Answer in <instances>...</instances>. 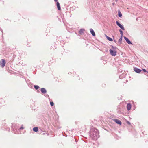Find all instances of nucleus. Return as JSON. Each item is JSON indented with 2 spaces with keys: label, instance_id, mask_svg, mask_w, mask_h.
Listing matches in <instances>:
<instances>
[{
  "label": "nucleus",
  "instance_id": "f257e3e1",
  "mask_svg": "<svg viewBox=\"0 0 148 148\" xmlns=\"http://www.w3.org/2000/svg\"><path fill=\"white\" fill-rule=\"evenodd\" d=\"M90 136L93 139L96 140L98 138V133L95 131L92 132L90 133Z\"/></svg>",
  "mask_w": 148,
  "mask_h": 148
},
{
  "label": "nucleus",
  "instance_id": "f03ea898",
  "mask_svg": "<svg viewBox=\"0 0 148 148\" xmlns=\"http://www.w3.org/2000/svg\"><path fill=\"white\" fill-rule=\"evenodd\" d=\"M6 62L5 60L2 59L0 61V65L3 68L4 67L5 65Z\"/></svg>",
  "mask_w": 148,
  "mask_h": 148
},
{
  "label": "nucleus",
  "instance_id": "7ed1b4c3",
  "mask_svg": "<svg viewBox=\"0 0 148 148\" xmlns=\"http://www.w3.org/2000/svg\"><path fill=\"white\" fill-rule=\"evenodd\" d=\"M110 53L112 56H115L116 55V51H114L113 50L110 49Z\"/></svg>",
  "mask_w": 148,
  "mask_h": 148
},
{
  "label": "nucleus",
  "instance_id": "20e7f679",
  "mask_svg": "<svg viewBox=\"0 0 148 148\" xmlns=\"http://www.w3.org/2000/svg\"><path fill=\"white\" fill-rule=\"evenodd\" d=\"M116 24L121 29H122L123 30H125V29H124V27H123V26L122 25H121V24H120L119 23L118 21H116Z\"/></svg>",
  "mask_w": 148,
  "mask_h": 148
},
{
  "label": "nucleus",
  "instance_id": "39448f33",
  "mask_svg": "<svg viewBox=\"0 0 148 148\" xmlns=\"http://www.w3.org/2000/svg\"><path fill=\"white\" fill-rule=\"evenodd\" d=\"M117 124L121 125L122 124V123L119 120L117 119H114L113 120Z\"/></svg>",
  "mask_w": 148,
  "mask_h": 148
},
{
  "label": "nucleus",
  "instance_id": "423d86ee",
  "mask_svg": "<svg viewBox=\"0 0 148 148\" xmlns=\"http://www.w3.org/2000/svg\"><path fill=\"white\" fill-rule=\"evenodd\" d=\"M134 70L135 72L138 73H139L141 71V70L140 69L136 68H134Z\"/></svg>",
  "mask_w": 148,
  "mask_h": 148
},
{
  "label": "nucleus",
  "instance_id": "0eeeda50",
  "mask_svg": "<svg viewBox=\"0 0 148 148\" xmlns=\"http://www.w3.org/2000/svg\"><path fill=\"white\" fill-rule=\"evenodd\" d=\"M124 38L128 44H132V43H131V42L125 36L124 37Z\"/></svg>",
  "mask_w": 148,
  "mask_h": 148
},
{
  "label": "nucleus",
  "instance_id": "6e6552de",
  "mask_svg": "<svg viewBox=\"0 0 148 148\" xmlns=\"http://www.w3.org/2000/svg\"><path fill=\"white\" fill-rule=\"evenodd\" d=\"M131 108V105L130 103H128L127 106V108L128 110H130Z\"/></svg>",
  "mask_w": 148,
  "mask_h": 148
},
{
  "label": "nucleus",
  "instance_id": "1a4fd4ad",
  "mask_svg": "<svg viewBox=\"0 0 148 148\" xmlns=\"http://www.w3.org/2000/svg\"><path fill=\"white\" fill-rule=\"evenodd\" d=\"M56 5L58 9L59 10H61V8L60 4L58 2H57Z\"/></svg>",
  "mask_w": 148,
  "mask_h": 148
},
{
  "label": "nucleus",
  "instance_id": "9d476101",
  "mask_svg": "<svg viewBox=\"0 0 148 148\" xmlns=\"http://www.w3.org/2000/svg\"><path fill=\"white\" fill-rule=\"evenodd\" d=\"M90 31L92 34L93 36H95V34L93 30L92 29H90Z\"/></svg>",
  "mask_w": 148,
  "mask_h": 148
},
{
  "label": "nucleus",
  "instance_id": "9b49d317",
  "mask_svg": "<svg viewBox=\"0 0 148 148\" xmlns=\"http://www.w3.org/2000/svg\"><path fill=\"white\" fill-rule=\"evenodd\" d=\"M41 91L43 93H45L47 92L46 90L44 88H42L41 89Z\"/></svg>",
  "mask_w": 148,
  "mask_h": 148
},
{
  "label": "nucleus",
  "instance_id": "f8f14e48",
  "mask_svg": "<svg viewBox=\"0 0 148 148\" xmlns=\"http://www.w3.org/2000/svg\"><path fill=\"white\" fill-rule=\"evenodd\" d=\"M84 29H80L79 32V33L80 34H83L84 33Z\"/></svg>",
  "mask_w": 148,
  "mask_h": 148
},
{
  "label": "nucleus",
  "instance_id": "ddd939ff",
  "mask_svg": "<svg viewBox=\"0 0 148 148\" xmlns=\"http://www.w3.org/2000/svg\"><path fill=\"white\" fill-rule=\"evenodd\" d=\"M33 130L34 131L37 132L38 131V127H34Z\"/></svg>",
  "mask_w": 148,
  "mask_h": 148
},
{
  "label": "nucleus",
  "instance_id": "4468645a",
  "mask_svg": "<svg viewBox=\"0 0 148 148\" xmlns=\"http://www.w3.org/2000/svg\"><path fill=\"white\" fill-rule=\"evenodd\" d=\"M118 16L119 17H121L122 16V14L120 11H118Z\"/></svg>",
  "mask_w": 148,
  "mask_h": 148
},
{
  "label": "nucleus",
  "instance_id": "2eb2a0df",
  "mask_svg": "<svg viewBox=\"0 0 148 148\" xmlns=\"http://www.w3.org/2000/svg\"><path fill=\"white\" fill-rule=\"evenodd\" d=\"M107 39L110 41H113V40L112 39V38H110V37L108 36H107Z\"/></svg>",
  "mask_w": 148,
  "mask_h": 148
},
{
  "label": "nucleus",
  "instance_id": "dca6fc26",
  "mask_svg": "<svg viewBox=\"0 0 148 148\" xmlns=\"http://www.w3.org/2000/svg\"><path fill=\"white\" fill-rule=\"evenodd\" d=\"M122 36H121V38H120L119 40V42L121 44L122 41Z\"/></svg>",
  "mask_w": 148,
  "mask_h": 148
},
{
  "label": "nucleus",
  "instance_id": "f3484780",
  "mask_svg": "<svg viewBox=\"0 0 148 148\" xmlns=\"http://www.w3.org/2000/svg\"><path fill=\"white\" fill-rule=\"evenodd\" d=\"M34 88L36 89V90H37V89H38L39 88V87L37 85V86H36V85H34Z\"/></svg>",
  "mask_w": 148,
  "mask_h": 148
},
{
  "label": "nucleus",
  "instance_id": "a211bd4d",
  "mask_svg": "<svg viewBox=\"0 0 148 148\" xmlns=\"http://www.w3.org/2000/svg\"><path fill=\"white\" fill-rule=\"evenodd\" d=\"M119 31L120 32L121 34V36H123V33L121 29H120Z\"/></svg>",
  "mask_w": 148,
  "mask_h": 148
},
{
  "label": "nucleus",
  "instance_id": "6ab92c4d",
  "mask_svg": "<svg viewBox=\"0 0 148 148\" xmlns=\"http://www.w3.org/2000/svg\"><path fill=\"white\" fill-rule=\"evenodd\" d=\"M50 104L51 106H53L54 105V103L53 102L51 101L50 102Z\"/></svg>",
  "mask_w": 148,
  "mask_h": 148
},
{
  "label": "nucleus",
  "instance_id": "aec40b11",
  "mask_svg": "<svg viewBox=\"0 0 148 148\" xmlns=\"http://www.w3.org/2000/svg\"><path fill=\"white\" fill-rule=\"evenodd\" d=\"M142 70L144 72H146V70L145 69H143Z\"/></svg>",
  "mask_w": 148,
  "mask_h": 148
},
{
  "label": "nucleus",
  "instance_id": "412c9836",
  "mask_svg": "<svg viewBox=\"0 0 148 148\" xmlns=\"http://www.w3.org/2000/svg\"><path fill=\"white\" fill-rule=\"evenodd\" d=\"M23 127H21L20 128V129L21 130H23Z\"/></svg>",
  "mask_w": 148,
  "mask_h": 148
},
{
  "label": "nucleus",
  "instance_id": "4be33fe9",
  "mask_svg": "<svg viewBox=\"0 0 148 148\" xmlns=\"http://www.w3.org/2000/svg\"><path fill=\"white\" fill-rule=\"evenodd\" d=\"M54 1H55V2H57V1H58V0H54Z\"/></svg>",
  "mask_w": 148,
  "mask_h": 148
},
{
  "label": "nucleus",
  "instance_id": "5701e85b",
  "mask_svg": "<svg viewBox=\"0 0 148 148\" xmlns=\"http://www.w3.org/2000/svg\"><path fill=\"white\" fill-rule=\"evenodd\" d=\"M128 123L129 124H130V123L129 122H128Z\"/></svg>",
  "mask_w": 148,
  "mask_h": 148
}]
</instances>
